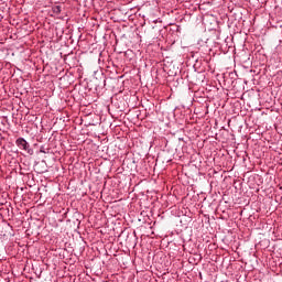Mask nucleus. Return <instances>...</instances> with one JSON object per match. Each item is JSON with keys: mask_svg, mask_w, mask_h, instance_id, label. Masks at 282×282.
<instances>
[{"mask_svg": "<svg viewBox=\"0 0 282 282\" xmlns=\"http://www.w3.org/2000/svg\"><path fill=\"white\" fill-rule=\"evenodd\" d=\"M15 144H17V147H19V149L26 151V153H29L30 155H32L34 153V151H32V149H30V143H28V141L23 138L17 139Z\"/></svg>", "mask_w": 282, "mask_h": 282, "instance_id": "f257e3e1", "label": "nucleus"}, {"mask_svg": "<svg viewBox=\"0 0 282 282\" xmlns=\"http://www.w3.org/2000/svg\"><path fill=\"white\" fill-rule=\"evenodd\" d=\"M53 12H54L55 14H61V6L54 7V8H53Z\"/></svg>", "mask_w": 282, "mask_h": 282, "instance_id": "f03ea898", "label": "nucleus"}]
</instances>
